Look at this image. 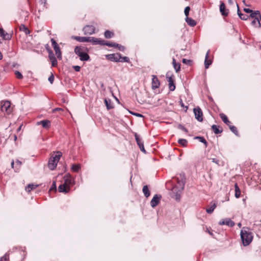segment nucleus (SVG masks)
<instances>
[{
    "instance_id": "nucleus-1",
    "label": "nucleus",
    "mask_w": 261,
    "mask_h": 261,
    "mask_svg": "<svg viewBox=\"0 0 261 261\" xmlns=\"http://www.w3.org/2000/svg\"><path fill=\"white\" fill-rule=\"evenodd\" d=\"M177 185H175L172 189V197L175 198L176 200H179L180 198V194L184 189L186 178L184 174H179V178H176Z\"/></svg>"
},
{
    "instance_id": "nucleus-2",
    "label": "nucleus",
    "mask_w": 261,
    "mask_h": 261,
    "mask_svg": "<svg viewBox=\"0 0 261 261\" xmlns=\"http://www.w3.org/2000/svg\"><path fill=\"white\" fill-rule=\"evenodd\" d=\"M241 238L244 246L249 245L252 241V233L248 228L244 227L241 231Z\"/></svg>"
},
{
    "instance_id": "nucleus-3",
    "label": "nucleus",
    "mask_w": 261,
    "mask_h": 261,
    "mask_svg": "<svg viewBox=\"0 0 261 261\" xmlns=\"http://www.w3.org/2000/svg\"><path fill=\"white\" fill-rule=\"evenodd\" d=\"M74 53L80 57L82 61H87L90 60V56L85 51V48L82 46H76L74 48Z\"/></svg>"
},
{
    "instance_id": "nucleus-4",
    "label": "nucleus",
    "mask_w": 261,
    "mask_h": 261,
    "mask_svg": "<svg viewBox=\"0 0 261 261\" xmlns=\"http://www.w3.org/2000/svg\"><path fill=\"white\" fill-rule=\"evenodd\" d=\"M57 153V154L55 156H51L48 161V166L51 170H54L56 168L60 157L62 156L61 152L58 151Z\"/></svg>"
},
{
    "instance_id": "nucleus-5",
    "label": "nucleus",
    "mask_w": 261,
    "mask_h": 261,
    "mask_svg": "<svg viewBox=\"0 0 261 261\" xmlns=\"http://www.w3.org/2000/svg\"><path fill=\"white\" fill-rule=\"evenodd\" d=\"M0 108L2 112L7 114H10L12 111V108L11 107V103L9 101L1 102Z\"/></svg>"
},
{
    "instance_id": "nucleus-6",
    "label": "nucleus",
    "mask_w": 261,
    "mask_h": 261,
    "mask_svg": "<svg viewBox=\"0 0 261 261\" xmlns=\"http://www.w3.org/2000/svg\"><path fill=\"white\" fill-rule=\"evenodd\" d=\"M106 59L113 62H118L120 61L121 56L120 53L111 54L106 56Z\"/></svg>"
},
{
    "instance_id": "nucleus-7",
    "label": "nucleus",
    "mask_w": 261,
    "mask_h": 261,
    "mask_svg": "<svg viewBox=\"0 0 261 261\" xmlns=\"http://www.w3.org/2000/svg\"><path fill=\"white\" fill-rule=\"evenodd\" d=\"M195 118L199 121H203V113L202 110L199 107L195 108L193 109Z\"/></svg>"
},
{
    "instance_id": "nucleus-8",
    "label": "nucleus",
    "mask_w": 261,
    "mask_h": 261,
    "mask_svg": "<svg viewBox=\"0 0 261 261\" xmlns=\"http://www.w3.org/2000/svg\"><path fill=\"white\" fill-rule=\"evenodd\" d=\"M83 31L85 35H92L95 33V28L92 25H87L84 27Z\"/></svg>"
},
{
    "instance_id": "nucleus-9",
    "label": "nucleus",
    "mask_w": 261,
    "mask_h": 261,
    "mask_svg": "<svg viewBox=\"0 0 261 261\" xmlns=\"http://www.w3.org/2000/svg\"><path fill=\"white\" fill-rule=\"evenodd\" d=\"M166 78L167 81L169 83V88L170 91H173L175 89V85L174 84V75L168 76V74H166Z\"/></svg>"
},
{
    "instance_id": "nucleus-10",
    "label": "nucleus",
    "mask_w": 261,
    "mask_h": 261,
    "mask_svg": "<svg viewBox=\"0 0 261 261\" xmlns=\"http://www.w3.org/2000/svg\"><path fill=\"white\" fill-rule=\"evenodd\" d=\"M234 224V222L229 218L222 219L219 222V225H226L231 227H233Z\"/></svg>"
},
{
    "instance_id": "nucleus-11",
    "label": "nucleus",
    "mask_w": 261,
    "mask_h": 261,
    "mask_svg": "<svg viewBox=\"0 0 261 261\" xmlns=\"http://www.w3.org/2000/svg\"><path fill=\"white\" fill-rule=\"evenodd\" d=\"M64 184L69 187L70 185H74V181L69 173L66 174L64 177Z\"/></svg>"
},
{
    "instance_id": "nucleus-12",
    "label": "nucleus",
    "mask_w": 261,
    "mask_h": 261,
    "mask_svg": "<svg viewBox=\"0 0 261 261\" xmlns=\"http://www.w3.org/2000/svg\"><path fill=\"white\" fill-rule=\"evenodd\" d=\"M162 196L160 195L155 194L150 201L151 207H155L160 202Z\"/></svg>"
},
{
    "instance_id": "nucleus-13",
    "label": "nucleus",
    "mask_w": 261,
    "mask_h": 261,
    "mask_svg": "<svg viewBox=\"0 0 261 261\" xmlns=\"http://www.w3.org/2000/svg\"><path fill=\"white\" fill-rule=\"evenodd\" d=\"M89 40L90 41H88V42H91L93 45L99 44L102 45V44H103V40H100L95 37H89Z\"/></svg>"
},
{
    "instance_id": "nucleus-14",
    "label": "nucleus",
    "mask_w": 261,
    "mask_h": 261,
    "mask_svg": "<svg viewBox=\"0 0 261 261\" xmlns=\"http://www.w3.org/2000/svg\"><path fill=\"white\" fill-rule=\"evenodd\" d=\"M160 83L156 75H152V88L153 89H156L159 87Z\"/></svg>"
},
{
    "instance_id": "nucleus-15",
    "label": "nucleus",
    "mask_w": 261,
    "mask_h": 261,
    "mask_svg": "<svg viewBox=\"0 0 261 261\" xmlns=\"http://www.w3.org/2000/svg\"><path fill=\"white\" fill-rule=\"evenodd\" d=\"M0 36L3 39L6 40H9L11 39L12 36L7 33H6L3 28H0Z\"/></svg>"
},
{
    "instance_id": "nucleus-16",
    "label": "nucleus",
    "mask_w": 261,
    "mask_h": 261,
    "mask_svg": "<svg viewBox=\"0 0 261 261\" xmlns=\"http://www.w3.org/2000/svg\"><path fill=\"white\" fill-rule=\"evenodd\" d=\"M37 125H42L45 129H48L50 126V121L48 120H43L37 122Z\"/></svg>"
},
{
    "instance_id": "nucleus-17",
    "label": "nucleus",
    "mask_w": 261,
    "mask_h": 261,
    "mask_svg": "<svg viewBox=\"0 0 261 261\" xmlns=\"http://www.w3.org/2000/svg\"><path fill=\"white\" fill-rule=\"evenodd\" d=\"M70 190V188L65 184L60 185L58 187V191L60 192L67 193Z\"/></svg>"
},
{
    "instance_id": "nucleus-18",
    "label": "nucleus",
    "mask_w": 261,
    "mask_h": 261,
    "mask_svg": "<svg viewBox=\"0 0 261 261\" xmlns=\"http://www.w3.org/2000/svg\"><path fill=\"white\" fill-rule=\"evenodd\" d=\"M220 11L223 16H226L228 14V10L226 9L224 3H221L220 6Z\"/></svg>"
},
{
    "instance_id": "nucleus-19",
    "label": "nucleus",
    "mask_w": 261,
    "mask_h": 261,
    "mask_svg": "<svg viewBox=\"0 0 261 261\" xmlns=\"http://www.w3.org/2000/svg\"><path fill=\"white\" fill-rule=\"evenodd\" d=\"M210 53V50H208L205 55V60H204V66L205 69H207L209 67V66L212 63V61L211 59H208V56Z\"/></svg>"
},
{
    "instance_id": "nucleus-20",
    "label": "nucleus",
    "mask_w": 261,
    "mask_h": 261,
    "mask_svg": "<svg viewBox=\"0 0 261 261\" xmlns=\"http://www.w3.org/2000/svg\"><path fill=\"white\" fill-rule=\"evenodd\" d=\"M212 128L215 134H219L223 132V129L219 126H217L215 124H214L212 126Z\"/></svg>"
},
{
    "instance_id": "nucleus-21",
    "label": "nucleus",
    "mask_w": 261,
    "mask_h": 261,
    "mask_svg": "<svg viewBox=\"0 0 261 261\" xmlns=\"http://www.w3.org/2000/svg\"><path fill=\"white\" fill-rule=\"evenodd\" d=\"M74 39L76 41L80 42H88L89 40V37H80V36H75L74 37Z\"/></svg>"
},
{
    "instance_id": "nucleus-22",
    "label": "nucleus",
    "mask_w": 261,
    "mask_h": 261,
    "mask_svg": "<svg viewBox=\"0 0 261 261\" xmlns=\"http://www.w3.org/2000/svg\"><path fill=\"white\" fill-rule=\"evenodd\" d=\"M220 117L222 120V121L228 126L230 125L231 122L229 121L227 117L223 113H221L220 114Z\"/></svg>"
},
{
    "instance_id": "nucleus-23",
    "label": "nucleus",
    "mask_w": 261,
    "mask_h": 261,
    "mask_svg": "<svg viewBox=\"0 0 261 261\" xmlns=\"http://www.w3.org/2000/svg\"><path fill=\"white\" fill-rule=\"evenodd\" d=\"M187 23L191 27H194L196 25V22L191 17H187L186 18Z\"/></svg>"
},
{
    "instance_id": "nucleus-24",
    "label": "nucleus",
    "mask_w": 261,
    "mask_h": 261,
    "mask_svg": "<svg viewBox=\"0 0 261 261\" xmlns=\"http://www.w3.org/2000/svg\"><path fill=\"white\" fill-rule=\"evenodd\" d=\"M237 6H238V14L239 17L242 20H247L249 18V16L245 14L242 13L239 9L238 5H237Z\"/></svg>"
},
{
    "instance_id": "nucleus-25",
    "label": "nucleus",
    "mask_w": 261,
    "mask_h": 261,
    "mask_svg": "<svg viewBox=\"0 0 261 261\" xmlns=\"http://www.w3.org/2000/svg\"><path fill=\"white\" fill-rule=\"evenodd\" d=\"M56 55H57V58L59 60L62 59V53L59 46H58L54 48Z\"/></svg>"
},
{
    "instance_id": "nucleus-26",
    "label": "nucleus",
    "mask_w": 261,
    "mask_h": 261,
    "mask_svg": "<svg viewBox=\"0 0 261 261\" xmlns=\"http://www.w3.org/2000/svg\"><path fill=\"white\" fill-rule=\"evenodd\" d=\"M142 191H143V193L144 196L146 198H148L150 196V191H149L148 187L147 185L143 186Z\"/></svg>"
},
{
    "instance_id": "nucleus-27",
    "label": "nucleus",
    "mask_w": 261,
    "mask_h": 261,
    "mask_svg": "<svg viewBox=\"0 0 261 261\" xmlns=\"http://www.w3.org/2000/svg\"><path fill=\"white\" fill-rule=\"evenodd\" d=\"M19 30L20 31L23 32L25 35H28L30 33V31L29 29L25 27L24 24H21L19 26Z\"/></svg>"
},
{
    "instance_id": "nucleus-28",
    "label": "nucleus",
    "mask_w": 261,
    "mask_h": 261,
    "mask_svg": "<svg viewBox=\"0 0 261 261\" xmlns=\"http://www.w3.org/2000/svg\"><path fill=\"white\" fill-rule=\"evenodd\" d=\"M105 103L108 110H110L113 108V105L110 99L106 98L105 99Z\"/></svg>"
},
{
    "instance_id": "nucleus-29",
    "label": "nucleus",
    "mask_w": 261,
    "mask_h": 261,
    "mask_svg": "<svg viewBox=\"0 0 261 261\" xmlns=\"http://www.w3.org/2000/svg\"><path fill=\"white\" fill-rule=\"evenodd\" d=\"M38 187V185H34L33 184H29L26 187H25V191L27 192H30L31 190L33 189H34Z\"/></svg>"
},
{
    "instance_id": "nucleus-30",
    "label": "nucleus",
    "mask_w": 261,
    "mask_h": 261,
    "mask_svg": "<svg viewBox=\"0 0 261 261\" xmlns=\"http://www.w3.org/2000/svg\"><path fill=\"white\" fill-rule=\"evenodd\" d=\"M251 25L256 27H261V23L258 18L256 17L251 22Z\"/></svg>"
},
{
    "instance_id": "nucleus-31",
    "label": "nucleus",
    "mask_w": 261,
    "mask_h": 261,
    "mask_svg": "<svg viewBox=\"0 0 261 261\" xmlns=\"http://www.w3.org/2000/svg\"><path fill=\"white\" fill-rule=\"evenodd\" d=\"M172 64L174 69L176 72H178L180 69V65L179 63L176 62V60L174 58H173Z\"/></svg>"
},
{
    "instance_id": "nucleus-32",
    "label": "nucleus",
    "mask_w": 261,
    "mask_h": 261,
    "mask_svg": "<svg viewBox=\"0 0 261 261\" xmlns=\"http://www.w3.org/2000/svg\"><path fill=\"white\" fill-rule=\"evenodd\" d=\"M235 197L237 198H239L241 195V190L237 184H235Z\"/></svg>"
},
{
    "instance_id": "nucleus-33",
    "label": "nucleus",
    "mask_w": 261,
    "mask_h": 261,
    "mask_svg": "<svg viewBox=\"0 0 261 261\" xmlns=\"http://www.w3.org/2000/svg\"><path fill=\"white\" fill-rule=\"evenodd\" d=\"M104 35L106 38L109 39L113 37L114 35V34L113 32H111L109 30H107L105 31Z\"/></svg>"
},
{
    "instance_id": "nucleus-34",
    "label": "nucleus",
    "mask_w": 261,
    "mask_h": 261,
    "mask_svg": "<svg viewBox=\"0 0 261 261\" xmlns=\"http://www.w3.org/2000/svg\"><path fill=\"white\" fill-rule=\"evenodd\" d=\"M216 206H217V203L215 202L209 208H208L206 210V212L208 214H211L214 212V211L215 209V208L216 207Z\"/></svg>"
},
{
    "instance_id": "nucleus-35",
    "label": "nucleus",
    "mask_w": 261,
    "mask_h": 261,
    "mask_svg": "<svg viewBox=\"0 0 261 261\" xmlns=\"http://www.w3.org/2000/svg\"><path fill=\"white\" fill-rule=\"evenodd\" d=\"M135 137L137 143L139 146L144 144L142 139L140 138V137L137 134V133L135 134Z\"/></svg>"
},
{
    "instance_id": "nucleus-36",
    "label": "nucleus",
    "mask_w": 261,
    "mask_h": 261,
    "mask_svg": "<svg viewBox=\"0 0 261 261\" xmlns=\"http://www.w3.org/2000/svg\"><path fill=\"white\" fill-rule=\"evenodd\" d=\"M195 139L198 140L199 142L203 143L205 145V147L207 146V142L203 137L197 136Z\"/></svg>"
},
{
    "instance_id": "nucleus-37",
    "label": "nucleus",
    "mask_w": 261,
    "mask_h": 261,
    "mask_svg": "<svg viewBox=\"0 0 261 261\" xmlns=\"http://www.w3.org/2000/svg\"><path fill=\"white\" fill-rule=\"evenodd\" d=\"M103 44H102V45H107L109 47H116V46H118V44L115 43V42H107L105 40H103Z\"/></svg>"
},
{
    "instance_id": "nucleus-38",
    "label": "nucleus",
    "mask_w": 261,
    "mask_h": 261,
    "mask_svg": "<svg viewBox=\"0 0 261 261\" xmlns=\"http://www.w3.org/2000/svg\"><path fill=\"white\" fill-rule=\"evenodd\" d=\"M178 143L183 147H185L187 145L188 141L185 139H179Z\"/></svg>"
},
{
    "instance_id": "nucleus-39",
    "label": "nucleus",
    "mask_w": 261,
    "mask_h": 261,
    "mask_svg": "<svg viewBox=\"0 0 261 261\" xmlns=\"http://www.w3.org/2000/svg\"><path fill=\"white\" fill-rule=\"evenodd\" d=\"M81 168L80 164H73L71 167V170L74 172H78Z\"/></svg>"
},
{
    "instance_id": "nucleus-40",
    "label": "nucleus",
    "mask_w": 261,
    "mask_h": 261,
    "mask_svg": "<svg viewBox=\"0 0 261 261\" xmlns=\"http://www.w3.org/2000/svg\"><path fill=\"white\" fill-rule=\"evenodd\" d=\"M229 127L232 133H233L236 135L239 136L238 131L236 126L230 125L229 126Z\"/></svg>"
},
{
    "instance_id": "nucleus-41",
    "label": "nucleus",
    "mask_w": 261,
    "mask_h": 261,
    "mask_svg": "<svg viewBox=\"0 0 261 261\" xmlns=\"http://www.w3.org/2000/svg\"><path fill=\"white\" fill-rule=\"evenodd\" d=\"M260 14V12L258 10L253 11L252 10V12H251L250 17L251 18H256L255 16L257 15H259Z\"/></svg>"
},
{
    "instance_id": "nucleus-42",
    "label": "nucleus",
    "mask_w": 261,
    "mask_h": 261,
    "mask_svg": "<svg viewBox=\"0 0 261 261\" xmlns=\"http://www.w3.org/2000/svg\"><path fill=\"white\" fill-rule=\"evenodd\" d=\"M49 191H57L56 182L55 180L53 181L52 185L49 189Z\"/></svg>"
},
{
    "instance_id": "nucleus-43",
    "label": "nucleus",
    "mask_w": 261,
    "mask_h": 261,
    "mask_svg": "<svg viewBox=\"0 0 261 261\" xmlns=\"http://www.w3.org/2000/svg\"><path fill=\"white\" fill-rule=\"evenodd\" d=\"M9 258V254L8 253H7L1 258L0 261H7Z\"/></svg>"
},
{
    "instance_id": "nucleus-44",
    "label": "nucleus",
    "mask_w": 261,
    "mask_h": 261,
    "mask_svg": "<svg viewBox=\"0 0 261 261\" xmlns=\"http://www.w3.org/2000/svg\"><path fill=\"white\" fill-rule=\"evenodd\" d=\"M120 62H129V59L127 57H121L120 61H119Z\"/></svg>"
},
{
    "instance_id": "nucleus-45",
    "label": "nucleus",
    "mask_w": 261,
    "mask_h": 261,
    "mask_svg": "<svg viewBox=\"0 0 261 261\" xmlns=\"http://www.w3.org/2000/svg\"><path fill=\"white\" fill-rule=\"evenodd\" d=\"M16 76L18 79H22L23 78L22 74L18 71H16L15 72Z\"/></svg>"
},
{
    "instance_id": "nucleus-46",
    "label": "nucleus",
    "mask_w": 261,
    "mask_h": 261,
    "mask_svg": "<svg viewBox=\"0 0 261 261\" xmlns=\"http://www.w3.org/2000/svg\"><path fill=\"white\" fill-rule=\"evenodd\" d=\"M15 163H16V168L15 169V170L16 171L19 169V168L21 165V162L20 161H19L18 160H17L15 162Z\"/></svg>"
},
{
    "instance_id": "nucleus-47",
    "label": "nucleus",
    "mask_w": 261,
    "mask_h": 261,
    "mask_svg": "<svg viewBox=\"0 0 261 261\" xmlns=\"http://www.w3.org/2000/svg\"><path fill=\"white\" fill-rule=\"evenodd\" d=\"M50 41H51V45H52V46H53L54 48L55 47L59 46L58 44L57 43V42L56 41V40L54 39L51 38Z\"/></svg>"
},
{
    "instance_id": "nucleus-48",
    "label": "nucleus",
    "mask_w": 261,
    "mask_h": 261,
    "mask_svg": "<svg viewBox=\"0 0 261 261\" xmlns=\"http://www.w3.org/2000/svg\"><path fill=\"white\" fill-rule=\"evenodd\" d=\"M190 7L188 6V7H186L185 9V11H184V13H185V15L188 17V16L189 15V12H190Z\"/></svg>"
},
{
    "instance_id": "nucleus-49",
    "label": "nucleus",
    "mask_w": 261,
    "mask_h": 261,
    "mask_svg": "<svg viewBox=\"0 0 261 261\" xmlns=\"http://www.w3.org/2000/svg\"><path fill=\"white\" fill-rule=\"evenodd\" d=\"M48 80L51 84L53 83L54 81V75L52 73H51V75L49 76Z\"/></svg>"
},
{
    "instance_id": "nucleus-50",
    "label": "nucleus",
    "mask_w": 261,
    "mask_h": 261,
    "mask_svg": "<svg viewBox=\"0 0 261 261\" xmlns=\"http://www.w3.org/2000/svg\"><path fill=\"white\" fill-rule=\"evenodd\" d=\"M178 128L179 129H180L181 130H182L183 131H184L186 133H187L188 132V130L185 127L182 125L181 124H179L178 126Z\"/></svg>"
},
{
    "instance_id": "nucleus-51",
    "label": "nucleus",
    "mask_w": 261,
    "mask_h": 261,
    "mask_svg": "<svg viewBox=\"0 0 261 261\" xmlns=\"http://www.w3.org/2000/svg\"><path fill=\"white\" fill-rule=\"evenodd\" d=\"M116 47H118V49L122 51H124L125 49V47L124 46H122L119 44H118V46H116Z\"/></svg>"
},
{
    "instance_id": "nucleus-52",
    "label": "nucleus",
    "mask_w": 261,
    "mask_h": 261,
    "mask_svg": "<svg viewBox=\"0 0 261 261\" xmlns=\"http://www.w3.org/2000/svg\"><path fill=\"white\" fill-rule=\"evenodd\" d=\"M48 58L50 61L56 59L53 53H50V55H48Z\"/></svg>"
},
{
    "instance_id": "nucleus-53",
    "label": "nucleus",
    "mask_w": 261,
    "mask_h": 261,
    "mask_svg": "<svg viewBox=\"0 0 261 261\" xmlns=\"http://www.w3.org/2000/svg\"><path fill=\"white\" fill-rule=\"evenodd\" d=\"M182 62L184 64H189L191 63V61L190 60H188V59H183L182 60Z\"/></svg>"
},
{
    "instance_id": "nucleus-54",
    "label": "nucleus",
    "mask_w": 261,
    "mask_h": 261,
    "mask_svg": "<svg viewBox=\"0 0 261 261\" xmlns=\"http://www.w3.org/2000/svg\"><path fill=\"white\" fill-rule=\"evenodd\" d=\"M51 62L52 66L55 67L57 65L58 61H57V59L51 60Z\"/></svg>"
},
{
    "instance_id": "nucleus-55",
    "label": "nucleus",
    "mask_w": 261,
    "mask_h": 261,
    "mask_svg": "<svg viewBox=\"0 0 261 261\" xmlns=\"http://www.w3.org/2000/svg\"><path fill=\"white\" fill-rule=\"evenodd\" d=\"M72 67L75 70V71L76 72H79L80 71L81 67L80 66H77V65L73 66Z\"/></svg>"
},
{
    "instance_id": "nucleus-56",
    "label": "nucleus",
    "mask_w": 261,
    "mask_h": 261,
    "mask_svg": "<svg viewBox=\"0 0 261 261\" xmlns=\"http://www.w3.org/2000/svg\"><path fill=\"white\" fill-rule=\"evenodd\" d=\"M141 151L143 152L144 153H146V151L144 148V144L141 145V146H139Z\"/></svg>"
},
{
    "instance_id": "nucleus-57",
    "label": "nucleus",
    "mask_w": 261,
    "mask_h": 261,
    "mask_svg": "<svg viewBox=\"0 0 261 261\" xmlns=\"http://www.w3.org/2000/svg\"><path fill=\"white\" fill-rule=\"evenodd\" d=\"M211 160L213 163H215V164L219 165L220 162L219 160L215 158L211 159Z\"/></svg>"
},
{
    "instance_id": "nucleus-58",
    "label": "nucleus",
    "mask_w": 261,
    "mask_h": 261,
    "mask_svg": "<svg viewBox=\"0 0 261 261\" xmlns=\"http://www.w3.org/2000/svg\"><path fill=\"white\" fill-rule=\"evenodd\" d=\"M63 111V109H62L61 108H55L53 110V112L55 113L56 111Z\"/></svg>"
},
{
    "instance_id": "nucleus-59",
    "label": "nucleus",
    "mask_w": 261,
    "mask_h": 261,
    "mask_svg": "<svg viewBox=\"0 0 261 261\" xmlns=\"http://www.w3.org/2000/svg\"><path fill=\"white\" fill-rule=\"evenodd\" d=\"M131 114H132L133 115H135L138 117H143V116L141 114H140V113H131Z\"/></svg>"
},
{
    "instance_id": "nucleus-60",
    "label": "nucleus",
    "mask_w": 261,
    "mask_h": 261,
    "mask_svg": "<svg viewBox=\"0 0 261 261\" xmlns=\"http://www.w3.org/2000/svg\"><path fill=\"white\" fill-rule=\"evenodd\" d=\"M244 11L247 13H250L251 12H252V10L249 8H244Z\"/></svg>"
},
{
    "instance_id": "nucleus-61",
    "label": "nucleus",
    "mask_w": 261,
    "mask_h": 261,
    "mask_svg": "<svg viewBox=\"0 0 261 261\" xmlns=\"http://www.w3.org/2000/svg\"><path fill=\"white\" fill-rule=\"evenodd\" d=\"M179 104L181 106V107H185V105L182 101L181 99L180 100V101H179Z\"/></svg>"
},
{
    "instance_id": "nucleus-62",
    "label": "nucleus",
    "mask_w": 261,
    "mask_h": 261,
    "mask_svg": "<svg viewBox=\"0 0 261 261\" xmlns=\"http://www.w3.org/2000/svg\"><path fill=\"white\" fill-rule=\"evenodd\" d=\"M40 2L41 4H44V5H45L46 3V0H40Z\"/></svg>"
},
{
    "instance_id": "nucleus-63",
    "label": "nucleus",
    "mask_w": 261,
    "mask_h": 261,
    "mask_svg": "<svg viewBox=\"0 0 261 261\" xmlns=\"http://www.w3.org/2000/svg\"><path fill=\"white\" fill-rule=\"evenodd\" d=\"M46 50H47L48 54L50 55V53H53V51L49 48L46 47Z\"/></svg>"
},
{
    "instance_id": "nucleus-64",
    "label": "nucleus",
    "mask_w": 261,
    "mask_h": 261,
    "mask_svg": "<svg viewBox=\"0 0 261 261\" xmlns=\"http://www.w3.org/2000/svg\"><path fill=\"white\" fill-rule=\"evenodd\" d=\"M207 231L208 232V233L212 236H213L214 234H213V233L211 231H210L207 228Z\"/></svg>"
}]
</instances>
